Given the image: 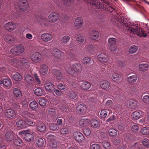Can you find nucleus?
<instances>
[{"mask_svg":"<svg viewBox=\"0 0 149 149\" xmlns=\"http://www.w3.org/2000/svg\"><path fill=\"white\" fill-rule=\"evenodd\" d=\"M138 49L137 46L133 45L131 46L129 49V52L131 54H134L136 52Z\"/></svg>","mask_w":149,"mask_h":149,"instance_id":"a19ab883","label":"nucleus"},{"mask_svg":"<svg viewBox=\"0 0 149 149\" xmlns=\"http://www.w3.org/2000/svg\"><path fill=\"white\" fill-rule=\"evenodd\" d=\"M44 141L41 138H39L36 139V143L39 146H41L43 144Z\"/></svg>","mask_w":149,"mask_h":149,"instance_id":"864d4df0","label":"nucleus"},{"mask_svg":"<svg viewBox=\"0 0 149 149\" xmlns=\"http://www.w3.org/2000/svg\"><path fill=\"white\" fill-rule=\"evenodd\" d=\"M148 29V31L146 33L139 26V37H146L147 35L149 36V29Z\"/></svg>","mask_w":149,"mask_h":149,"instance_id":"f704fd0d","label":"nucleus"},{"mask_svg":"<svg viewBox=\"0 0 149 149\" xmlns=\"http://www.w3.org/2000/svg\"><path fill=\"white\" fill-rule=\"evenodd\" d=\"M137 78V76L136 75H134L128 77L127 78V80L130 83H134L136 81Z\"/></svg>","mask_w":149,"mask_h":149,"instance_id":"7c9ffc66","label":"nucleus"},{"mask_svg":"<svg viewBox=\"0 0 149 149\" xmlns=\"http://www.w3.org/2000/svg\"><path fill=\"white\" fill-rule=\"evenodd\" d=\"M12 143L17 146H20L23 142L20 138L17 137V135L10 131V144Z\"/></svg>","mask_w":149,"mask_h":149,"instance_id":"f03ea898","label":"nucleus"},{"mask_svg":"<svg viewBox=\"0 0 149 149\" xmlns=\"http://www.w3.org/2000/svg\"><path fill=\"white\" fill-rule=\"evenodd\" d=\"M86 106L84 104H80L77 107L76 111L78 113L83 115L86 112Z\"/></svg>","mask_w":149,"mask_h":149,"instance_id":"1a4fd4ad","label":"nucleus"},{"mask_svg":"<svg viewBox=\"0 0 149 149\" xmlns=\"http://www.w3.org/2000/svg\"><path fill=\"white\" fill-rule=\"evenodd\" d=\"M120 76V75L117 73H114L112 75L111 79L113 81H116L119 79Z\"/></svg>","mask_w":149,"mask_h":149,"instance_id":"6e6d98bb","label":"nucleus"},{"mask_svg":"<svg viewBox=\"0 0 149 149\" xmlns=\"http://www.w3.org/2000/svg\"><path fill=\"white\" fill-rule=\"evenodd\" d=\"M29 106L31 109L35 110L38 108V105L36 101H33L30 102Z\"/></svg>","mask_w":149,"mask_h":149,"instance_id":"2f4dec72","label":"nucleus"},{"mask_svg":"<svg viewBox=\"0 0 149 149\" xmlns=\"http://www.w3.org/2000/svg\"><path fill=\"white\" fill-rule=\"evenodd\" d=\"M41 55L38 52H35L33 53L31 56V60L35 63L40 62L41 59Z\"/></svg>","mask_w":149,"mask_h":149,"instance_id":"6e6552de","label":"nucleus"},{"mask_svg":"<svg viewBox=\"0 0 149 149\" xmlns=\"http://www.w3.org/2000/svg\"><path fill=\"white\" fill-rule=\"evenodd\" d=\"M91 125L92 127L97 128L99 126V123L95 119H93L91 122Z\"/></svg>","mask_w":149,"mask_h":149,"instance_id":"37998d69","label":"nucleus"},{"mask_svg":"<svg viewBox=\"0 0 149 149\" xmlns=\"http://www.w3.org/2000/svg\"><path fill=\"white\" fill-rule=\"evenodd\" d=\"M91 86L90 83L88 81H85L81 84V87L84 90H88Z\"/></svg>","mask_w":149,"mask_h":149,"instance_id":"b1692460","label":"nucleus"},{"mask_svg":"<svg viewBox=\"0 0 149 149\" xmlns=\"http://www.w3.org/2000/svg\"><path fill=\"white\" fill-rule=\"evenodd\" d=\"M52 54L57 58H60L64 55V53L57 49H54L52 50Z\"/></svg>","mask_w":149,"mask_h":149,"instance_id":"9b49d317","label":"nucleus"},{"mask_svg":"<svg viewBox=\"0 0 149 149\" xmlns=\"http://www.w3.org/2000/svg\"><path fill=\"white\" fill-rule=\"evenodd\" d=\"M29 117L32 119H36L38 118V115L36 112H29Z\"/></svg>","mask_w":149,"mask_h":149,"instance_id":"de8ad7c7","label":"nucleus"},{"mask_svg":"<svg viewBox=\"0 0 149 149\" xmlns=\"http://www.w3.org/2000/svg\"><path fill=\"white\" fill-rule=\"evenodd\" d=\"M90 121V120L88 118H82L80 120L79 124L80 126L84 127L87 126Z\"/></svg>","mask_w":149,"mask_h":149,"instance_id":"4be33fe9","label":"nucleus"},{"mask_svg":"<svg viewBox=\"0 0 149 149\" xmlns=\"http://www.w3.org/2000/svg\"><path fill=\"white\" fill-rule=\"evenodd\" d=\"M44 86L46 90L49 92H52L54 88V85L49 81L46 82Z\"/></svg>","mask_w":149,"mask_h":149,"instance_id":"2eb2a0df","label":"nucleus"},{"mask_svg":"<svg viewBox=\"0 0 149 149\" xmlns=\"http://www.w3.org/2000/svg\"><path fill=\"white\" fill-rule=\"evenodd\" d=\"M142 144L145 147H149V140L148 139H143L142 141Z\"/></svg>","mask_w":149,"mask_h":149,"instance_id":"0e129e2a","label":"nucleus"},{"mask_svg":"<svg viewBox=\"0 0 149 149\" xmlns=\"http://www.w3.org/2000/svg\"><path fill=\"white\" fill-rule=\"evenodd\" d=\"M108 132L109 135L111 136L114 137L117 135V132L115 129L111 128L108 130Z\"/></svg>","mask_w":149,"mask_h":149,"instance_id":"c9c22d12","label":"nucleus"},{"mask_svg":"<svg viewBox=\"0 0 149 149\" xmlns=\"http://www.w3.org/2000/svg\"><path fill=\"white\" fill-rule=\"evenodd\" d=\"M3 84V86L6 89H9V80L8 79H3L2 82H1L0 84Z\"/></svg>","mask_w":149,"mask_h":149,"instance_id":"c85d7f7f","label":"nucleus"},{"mask_svg":"<svg viewBox=\"0 0 149 149\" xmlns=\"http://www.w3.org/2000/svg\"><path fill=\"white\" fill-rule=\"evenodd\" d=\"M75 139L78 142H81L84 139V137L83 134L80 132H75L73 134Z\"/></svg>","mask_w":149,"mask_h":149,"instance_id":"9d476101","label":"nucleus"},{"mask_svg":"<svg viewBox=\"0 0 149 149\" xmlns=\"http://www.w3.org/2000/svg\"><path fill=\"white\" fill-rule=\"evenodd\" d=\"M55 139V136L52 134H50L48 135L47 137V139L50 142H52L53 141H55L54 140Z\"/></svg>","mask_w":149,"mask_h":149,"instance_id":"338daca9","label":"nucleus"},{"mask_svg":"<svg viewBox=\"0 0 149 149\" xmlns=\"http://www.w3.org/2000/svg\"><path fill=\"white\" fill-rule=\"evenodd\" d=\"M47 100L45 99L42 98L39 100V104L42 106H45L46 105Z\"/></svg>","mask_w":149,"mask_h":149,"instance_id":"3c124183","label":"nucleus"},{"mask_svg":"<svg viewBox=\"0 0 149 149\" xmlns=\"http://www.w3.org/2000/svg\"><path fill=\"white\" fill-rule=\"evenodd\" d=\"M70 37L68 36H63L61 39V42L65 44L67 43L69 40Z\"/></svg>","mask_w":149,"mask_h":149,"instance_id":"603ef678","label":"nucleus"},{"mask_svg":"<svg viewBox=\"0 0 149 149\" xmlns=\"http://www.w3.org/2000/svg\"><path fill=\"white\" fill-rule=\"evenodd\" d=\"M142 146L139 143H136L131 146L132 149H143Z\"/></svg>","mask_w":149,"mask_h":149,"instance_id":"e433bc0d","label":"nucleus"},{"mask_svg":"<svg viewBox=\"0 0 149 149\" xmlns=\"http://www.w3.org/2000/svg\"><path fill=\"white\" fill-rule=\"evenodd\" d=\"M78 35L77 36L76 35L75 37L76 38L77 40L81 42H84V37L83 36H78Z\"/></svg>","mask_w":149,"mask_h":149,"instance_id":"e2e57ef3","label":"nucleus"},{"mask_svg":"<svg viewBox=\"0 0 149 149\" xmlns=\"http://www.w3.org/2000/svg\"><path fill=\"white\" fill-rule=\"evenodd\" d=\"M24 48L20 45L14 47L10 50V52L14 54L18 55L22 53L24 51Z\"/></svg>","mask_w":149,"mask_h":149,"instance_id":"20e7f679","label":"nucleus"},{"mask_svg":"<svg viewBox=\"0 0 149 149\" xmlns=\"http://www.w3.org/2000/svg\"><path fill=\"white\" fill-rule=\"evenodd\" d=\"M49 68L48 66L45 64L42 65L40 68V72L41 74L45 75L47 73Z\"/></svg>","mask_w":149,"mask_h":149,"instance_id":"f3484780","label":"nucleus"},{"mask_svg":"<svg viewBox=\"0 0 149 149\" xmlns=\"http://www.w3.org/2000/svg\"><path fill=\"white\" fill-rule=\"evenodd\" d=\"M59 18L58 14L56 13H51L48 16V20L49 22L54 23L56 22Z\"/></svg>","mask_w":149,"mask_h":149,"instance_id":"0eeeda50","label":"nucleus"},{"mask_svg":"<svg viewBox=\"0 0 149 149\" xmlns=\"http://www.w3.org/2000/svg\"><path fill=\"white\" fill-rule=\"evenodd\" d=\"M13 90V93L15 96L18 97H19L21 95V92L18 89L14 88Z\"/></svg>","mask_w":149,"mask_h":149,"instance_id":"ea45409f","label":"nucleus"},{"mask_svg":"<svg viewBox=\"0 0 149 149\" xmlns=\"http://www.w3.org/2000/svg\"><path fill=\"white\" fill-rule=\"evenodd\" d=\"M68 95L70 99H74L76 97L77 94L75 91L71 90L69 91Z\"/></svg>","mask_w":149,"mask_h":149,"instance_id":"c756f323","label":"nucleus"},{"mask_svg":"<svg viewBox=\"0 0 149 149\" xmlns=\"http://www.w3.org/2000/svg\"><path fill=\"white\" fill-rule=\"evenodd\" d=\"M49 127L51 130L55 131L57 128L58 126L56 124L51 123L49 124Z\"/></svg>","mask_w":149,"mask_h":149,"instance_id":"4d7b16f0","label":"nucleus"},{"mask_svg":"<svg viewBox=\"0 0 149 149\" xmlns=\"http://www.w3.org/2000/svg\"><path fill=\"white\" fill-rule=\"evenodd\" d=\"M19 100L17 98H15L12 102L13 105L15 108L17 107L19 105Z\"/></svg>","mask_w":149,"mask_h":149,"instance_id":"a18cd8bd","label":"nucleus"},{"mask_svg":"<svg viewBox=\"0 0 149 149\" xmlns=\"http://www.w3.org/2000/svg\"><path fill=\"white\" fill-rule=\"evenodd\" d=\"M23 137L26 140L28 141H32L34 139L33 135L30 133H26L24 134Z\"/></svg>","mask_w":149,"mask_h":149,"instance_id":"a878e982","label":"nucleus"},{"mask_svg":"<svg viewBox=\"0 0 149 149\" xmlns=\"http://www.w3.org/2000/svg\"><path fill=\"white\" fill-rule=\"evenodd\" d=\"M72 67L73 69L75 70L76 72L77 73V75L78 77L79 72L80 71L81 68V66L80 64L78 63H76L73 65Z\"/></svg>","mask_w":149,"mask_h":149,"instance_id":"cd10ccee","label":"nucleus"},{"mask_svg":"<svg viewBox=\"0 0 149 149\" xmlns=\"http://www.w3.org/2000/svg\"><path fill=\"white\" fill-rule=\"evenodd\" d=\"M17 126L21 129H24L27 127V124L25 121L22 120H19L16 122Z\"/></svg>","mask_w":149,"mask_h":149,"instance_id":"412c9836","label":"nucleus"},{"mask_svg":"<svg viewBox=\"0 0 149 149\" xmlns=\"http://www.w3.org/2000/svg\"><path fill=\"white\" fill-rule=\"evenodd\" d=\"M141 132L143 134L147 135L149 134V129L148 127H145L142 128L141 130Z\"/></svg>","mask_w":149,"mask_h":149,"instance_id":"58836bf2","label":"nucleus"},{"mask_svg":"<svg viewBox=\"0 0 149 149\" xmlns=\"http://www.w3.org/2000/svg\"><path fill=\"white\" fill-rule=\"evenodd\" d=\"M18 6L19 8L23 11H26L29 8L28 4L26 0H19Z\"/></svg>","mask_w":149,"mask_h":149,"instance_id":"39448f33","label":"nucleus"},{"mask_svg":"<svg viewBox=\"0 0 149 149\" xmlns=\"http://www.w3.org/2000/svg\"><path fill=\"white\" fill-rule=\"evenodd\" d=\"M13 78L16 81H19L22 79V76L19 73L17 72L13 75Z\"/></svg>","mask_w":149,"mask_h":149,"instance_id":"79ce46f5","label":"nucleus"},{"mask_svg":"<svg viewBox=\"0 0 149 149\" xmlns=\"http://www.w3.org/2000/svg\"><path fill=\"white\" fill-rule=\"evenodd\" d=\"M83 24V20L81 17H78L75 20L74 26L78 29L81 27Z\"/></svg>","mask_w":149,"mask_h":149,"instance_id":"4468645a","label":"nucleus"},{"mask_svg":"<svg viewBox=\"0 0 149 149\" xmlns=\"http://www.w3.org/2000/svg\"><path fill=\"white\" fill-rule=\"evenodd\" d=\"M25 79L27 83L31 84L34 83L33 78L31 75H26L25 77Z\"/></svg>","mask_w":149,"mask_h":149,"instance_id":"bb28decb","label":"nucleus"},{"mask_svg":"<svg viewBox=\"0 0 149 149\" xmlns=\"http://www.w3.org/2000/svg\"><path fill=\"white\" fill-rule=\"evenodd\" d=\"M92 60L90 57H86L83 59V62L84 64H89L91 63Z\"/></svg>","mask_w":149,"mask_h":149,"instance_id":"49530a36","label":"nucleus"},{"mask_svg":"<svg viewBox=\"0 0 149 149\" xmlns=\"http://www.w3.org/2000/svg\"><path fill=\"white\" fill-rule=\"evenodd\" d=\"M137 102L134 100H132L130 101L129 103V106L132 109H135L137 107Z\"/></svg>","mask_w":149,"mask_h":149,"instance_id":"72a5a7b5","label":"nucleus"},{"mask_svg":"<svg viewBox=\"0 0 149 149\" xmlns=\"http://www.w3.org/2000/svg\"><path fill=\"white\" fill-rule=\"evenodd\" d=\"M147 64L142 63L139 65V67L140 71L144 72L147 70L148 68Z\"/></svg>","mask_w":149,"mask_h":149,"instance_id":"473e14b6","label":"nucleus"},{"mask_svg":"<svg viewBox=\"0 0 149 149\" xmlns=\"http://www.w3.org/2000/svg\"><path fill=\"white\" fill-rule=\"evenodd\" d=\"M102 145L103 147L106 149L109 148L110 144L109 142L106 141H104L102 142Z\"/></svg>","mask_w":149,"mask_h":149,"instance_id":"09e8293b","label":"nucleus"},{"mask_svg":"<svg viewBox=\"0 0 149 149\" xmlns=\"http://www.w3.org/2000/svg\"><path fill=\"white\" fill-rule=\"evenodd\" d=\"M67 72L68 74L71 75H73L75 74L77 75V73L76 72L75 70L73 69L72 66L68 69Z\"/></svg>","mask_w":149,"mask_h":149,"instance_id":"c03bdc74","label":"nucleus"},{"mask_svg":"<svg viewBox=\"0 0 149 149\" xmlns=\"http://www.w3.org/2000/svg\"><path fill=\"white\" fill-rule=\"evenodd\" d=\"M36 129L38 132L42 133L45 131L46 127L43 123H38L37 125Z\"/></svg>","mask_w":149,"mask_h":149,"instance_id":"dca6fc26","label":"nucleus"},{"mask_svg":"<svg viewBox=\"0 0 149 149\" xmlns=\"http://www.w3.org/2000/svg\"><path fill=\"white\" fill-rule=\"evenodd\" d=\"M90 0L88 3H90L95 7L98 9H102L103 8L108 11L111 12L115 10V8L110 6V3L108 0Z\"/></svg>","mask_w":149,"mask_h":149,"instance_id":"f257e3e1","label":"nucleus"},{"mask_svg":"<svg viewBox=\"0 0 149 149\" xmlns=\"http://www.w3.org/2000/svg\"><path fill=\"white\" fill-rule=\"evenodd\" d=\"M52 38V35L48 33H44L41 36V39L45 42H47L51 40Z\"/></svg>","mask_w":149,"mask_h":149,"instance_id":"ddd939ff","label":"nucleus"},{"mask_svg":"<svg viewBox=\"0 0 149 149\" xmlns=\"http://www.w3.org/2000/svg\"><path fill=\"white\" fill-rule=\"evenodd\" d=\"M143 101L145 103L149 104V96L147 95L144 96L143 98Z\"/></svg>","mask_w":149,"mask_h":149,"instance_id":"774afa93","label":"nucleus"},{"mask_svg":"<svg viewBox=\"0 0 149 149\" xmlns=\"http://www.w3.org/2000/svg\"><path fill=\"white\" fill-rule=\"evenodd\" d=\"M98 60L103 62L106 63L109 59V56L104 53H101L97 56Z\"/></svg>","mask_w":149,"mask_h":149,"instance_id":"f8f14e48","label":"nucleus"},{"mask_svg":"<svg viewBox=\"0 0 149 149\" xmlns=\"http://www.w3.org/2000/svg\"><path fill=\"white\" fill-rule=\"evenodd\" d=\"M34 93L37 96H40L44 94V91L41 88H38L35 89L34 91Z\"/></svg>","mask_w":149,"mask_h":149,"instance_id":"393cba45","label":"nucleus"},{"mask_svg":"<svg viewBox=\"0 0 149 149\" xmlns=\"http://www.w3.org/2000/svg\"><path fill=\"white\" fill-rule=\"evenodd\" d=\"M11 62L13 65L16 68H17L20 63L23 65H26L28 63L27 60L24 58H15L12 59Z\"/></svg>","mask_w":149,"mask_h":149,"instance_id":"7ed1b4c3","label":"nucleus"},{"mask_svg":"<svg viewBox=\"0 0 149 149\" xmlns=\"http://www.w3.org/2000/svg\"><path fill=\"white\" fill-rule=\"evenodd\" d=\"M100 146L96 143L91 144L90 149H100Z\"/></svg>","mask_w":149,"mask_h":149,"instance_id":"8fccbe9b","label":"nucleus"},{"mask_svg":"<svg viewBox=\"0 0 149 149\" xmlns=\"http://www.w3.org/2000/svg\"><path fill=\"white\" fill-rule=\"evenodd\" d=\"M48 114L52 116H55L56 110L53 108H50L48 111Z\"/></svg>","mask_w":149,"mask_h":149,"instance_id":"13d9d810","label":"nucleus"},{"mask_svg":"<svg viewBox=\"0 0 149 149\" xmlns=\"http://www.w3.org/2000/svg\"><path fill=\"white\" fill-rule=\"evenodd\" d=\"M116 39L113 38H110L108 41L110 46V50L114 52H116L118 50L117 48L114 45L116 43Z\"/></svg>","mask_w":149,"mask_h":149,"instance_id":"423d86ee","label":"nucleus"},{"mask_svg":"<svg viewBox=\"0 0 149 149\" xmlns=\"http://www.w3.org/2000/svg\"><path fill=\"white\" fill-rule=\"evenodd\" d=\"M140 116V113L139 112L135 111L133 112L132 113V117L134 118L138 119Z\"/></svg>","mask_w":149,"mask_h":149,"instance_id":"5fc2aeb1","label":"nucleus"},{"mask_svg":"<svg viewBox=\"0 0 149 149\" xmlns=\"http://www.w3.org/2000/svg\"><path fill=\"white\" fill-rule=\"evenodd\" d=\"M34 76L35 79V80H34V83L37 85L40 84L41 81L37 74L36 73H34Z\"/></svg>","mask_w":149,"mask_h":149,"instance_id":"4c0bfd02","label":"nucleus"},{"mask_svg":"<svg viewBox=\"0 0 149 149\" xmlns=\"http://www.w3.org/2000/svg\"><path fill=\"white\" fill-rule=\"evenodd\" d=\"M53 73L57 79L60 80L63 79V74L59 70H54Z\"/></svg>","mask_w":149,"mask_h":149,"instance_id":"aec40b11","label":"nucleus"},{"mask_svg":"<svg viewBox=\"0 0 149 149\" xmlns=\"http://www.w3.org/2000/svg\"><path fill=\"white\" fill-rule=\"evenodd\" d=\"M107 112L105 110H102L100 112V116L101 118H104L107 115Z\"/></svg>","mask_w":149,"mask_h":149,"instance_id":"680f3d73","label":"nucleus"},{"mask_svg":"<svg viewBox=\"0 0 149 149\" xmlns=\"http://www.w3.org/2000/svg\"><path fill=\"white\" fill-rule=\"evenodd\" d=\"M100 85L102 89L106 90L110 87V85L108 81L103 80L100 83Z\"/></svg>","mask_w":149,"mask_h":149,"instance_id":"6ab92c4d","label":"nucleus"},{"mask_svg":"<svg viewBox=\"0 0 149 149\" xmlns=\"http://www.w3.org/2000/svg\"><path fill=\"white\" fill-rule=\"evenodd\" d=\"M51 149H56L57 143L55 141H54L49 143Z\"/></svg>","mask_w":149,"mask_h":149,"instance_id":"052dcab7","label":"nucleus"},{"mask_svg":"<svg viewBox=\"0 0 149 149\" xmlns=\"http://www.w3.org/2000/svg\"><path fill=\"white\" fill-rule=\"evenodd\" d=\"M7 102L5 103L4 105L5 107L7 109L6 110V111L5 113V114L6 116L7 117L9 118V111L8 109L9 108V106L8 105L7 106Z\"/></svg>","mask_w":149,"mask_h":149,"instance_id":"69168bd1","label":"nucleus"},{"mask_svg":"<svg viewBox=\"0 0 149 149\" xmlns=\"http://www.w3.org/2000/svg\"><path fill=\"white\" fill-rule=\"evenodd\" d=\"M57 107L62 111H66L68 109V107L65 102L64 101H62L61 103L58 104Z\"/></svg>","mask_w":149,"mask_h":149,"instance_id":"a211bd4d","label":"nucleus"},{"mask_svg":"<svg viewBox=\"0 0 149 149\" xmlns=\"http://www.w3.org/2000/svg\"><path fill=\"white\" fill-rule=\"evenodd\" d=\"M99 36L98 32L95 30L92 31L90 33V37L91 39L95 40L97 39Z\"/></svg>","mask_w":149,"mask_h":149,"instance_id":"5701e85b","label":"nucleus"},{"mask_svg":"<svg viewBox=\"0 0 149 149\" xmlns=\"http://www.w3.org/2000/svg\"><path fill=\"white\" fill-rule=\"evenodd\" d=\"M25 122L27 124V127L28 125L33 126L35 125V122L29 119H27Z\"/></svg>","mask_w":149,"mask_h":149,"instance_id":"bf43d9fd","label":"nucleus"}]
</instances>
